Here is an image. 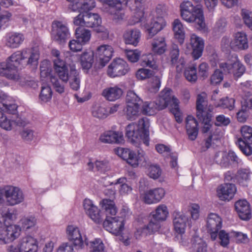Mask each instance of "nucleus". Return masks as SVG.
Listing matches in <instances>:
<instances>
[{"label": "nucleus", "mask_w": 252, "mask_h": 252, "mask_svg": "<svg viewBox=\"0 0 252 252\" xmlns=\"http://www.w3.org/2000/svg\"><path fill=\"white\" fill-rule=\"evenodd\" d=\"M22 252H37L38 246L35 239L26 236L19 241Z\"/></svg>", "instance_id": "7c9ffc66"}, {"label": "nucleus", "mask_w": 252, "mask_h": 252, "mask_svg": "<svg viewBox=\"0 0 252 252\" xmlns=\"http://www.w3.org/2000/svg\"><path fill=\"white\" fill-rule=\"evenodd\" d=\"M240 131L241 137L239 139H241L244 142H247L248 144H252V127L244 125L241 127Z\"/></svg>", "instance_id": "09e8293b"}, {"label": "nucleus", "mask_w": 252, "mask_h": 252, "mask_svg": "<svg viewBox=\"0 0 252 252\" xmlns=\"http://www.w3.org/2000/svg\"><path fill=\"white\" fill-rule=\"evenodd\" d=\"M153 75V71L150 69L141 68L137 70L135 76L139 80H144L150 78Z\"/></svg>", "instance_id": "e2e57ef3"}, {"label": "nucleus", "mask_w": 252, "mask_h": 252, "mask_svg": "<svg viewBox=\"0 0 252 252\" xmlns=\"http://www.w3.org/2000/svg\"><path fill=\"white\" fill-rule=\"evenodd\" d=\"M2 199L4 198L8 206H14L22 203L25 196L22 189L19 187L7 185L0 188Z\"/></svg>", "instance_id": "39448f33"}, {"label": "nucleus", "mask_w": 252, "mask_h": 252, "mask_svg": "<svg viewBox=\"0 0 252 252\" xmlns=\"http://www.w3.org/2000/svg\"><path fill=\"white\" fill-rule=\"evenodd\" d=\"M92 114L94 117L99 120L105 119L109 116L106 108L99 104H95L93 107Z\"/></svg>", "instance_id": "a18cd8bd"}, {"label": "nucleus", "mask_w": 252, "mask_h": 252, "mask_svg": "<svg viewBox=\"0 0 252 252\" xmlns=\"http://www.w3.org/2000/svg\"><path fill=\"white\" fill-rule=\"evenodd\" d=\"M221 219L217 214L211 213L209 215L206 227L212 240H215L217 238V233L221 227Z\"/></svg>", "instance_id": "a211bd4d"}, {"label": "nucleus", "mask_w": 252, "mask_h": 252, "mask_svg": "<svg viewBox=\"0 0 252 252\" xmlns=\"http://www.w3.org/2000/svg\"><path fill=\"white\" fill-rule=\"evenodd\" d=\"M235 210L239 218L247 220L251 218V211L250 205L246 200H240L235 202Z\"/></svg>", "instance_id": "a878e982"}, {"label": "nucleus", "mask_w": 252, "mask_h": 252, "mask_svg": "<svg viewBox=\"0 0 252 252\" xmlns=\"http://www.w3.org/2000/svg\"><path fill=\"white\" fill-rule=\"evenodd\" d=\"M172 27L175 37L178 39L181 43H182L185 37V31L181 21L178 19L174 20L172 23Z\"/></svg>", "instance_id": "79ce46f5"}, {"label": "nucleus", "mask_w": 252, "mask_h": 252, "mask_svg": "<svg viewBox=\"0 0 252 252\" xmlns=\"http://www.w3.org/2000/svg\"><path fill=\"white\" fill-rule=\"evenodd\" d=\"M25 39L23 34L18 32H10L7 34L5 37V45L10 48H17L23 43Z\"/></svg>", "instance_id": "473e14b6"}, {"label": "nucleus", "mask_w": 252, "mask_h": 252, "mask_svg": "<svg viewBox=\"0 0 252 252\" xmlns=\"http://www.w3.org/2000/svg\"><path fill=\"white\" fill-rule=\"evenodd\" d=\"M21 227L16 224L4 225L0 227V244L13 242L20 235Z\"/></svg>", "instance_id": "6e6552de"}, {"label": "nucleus", "mask_w": 252, "mask_h": 252, "mask_svg": "<svg viewBox=\"0 0 252 252\" xmlns=\"http://www.w3.org/2000/svg\"><path fill=\"white\" fill-rule=\"evenodd\" d=\"M17 108V105L7 101L6 96L0 91V109L6 113L14 114Z\"/></svg>", "instance_id": "4c0bfd02"}, {"label": "nucleus", "mask_w": 252, "mask_h": 252, "mask_svg": "<svg viewBox=\"0 0 252 252\" xmlns=\"http://www.w3.org/2000/svg\"><path fill=\"white\" fill-rule=\"evenodd\" d=\"M68 240L72 242L74 246L81 247L83 244L82 237L79 228L74 225H69L66 229Z\"/></svg>", "instance_id": "2f4dec72"}, {"label": "nucleus", "mask_w": 252, "mask_h": 252, "mask_svg": "<svg viewBox=\"0 0 252 252\" xmlns=\"http://www.w3.org/2000/svg\"><path fill=\"white\" fill-rule=\"evenodd\" d=\"M235 101L234 99L226 97L220 99L219 101L216 102L215 105L217 107H221L231 110L234 108Z\"/></svg>", "instance_id": "6e6d98bb"}, {"label": "nucleus", "mask_w": 252, "mask_h": 252, "mask_svg": "<svg viewBox=\"0 0 252 252\" xmlns=\"http://www.w3.org/2000/svg\"><path fill=\"white\" fill-rule=\"evenodd\" d=\"M31 49H26L21 51H17L11 55L13 62L20 64L22 61L29 59Z\"/></svg>", "instance_id": "49530a36"}, {"label": "nucleus", "mask_w": 252, "mask_h": 252, "mask_svg": "<svg viewBox=\"0 0 252 252\" xmlns=\"http://www.w3.org/2000/svg\"><path fill=\"white\" fill-rule=\"evenodd\" d=\"M99 205L104 210L106 218L107 216H115L117 212V209L114 202L110 199H104L99 202Z\"/></svg>", "instance_id": "e433bc0d"}, {"label": "nucleus", "mask_w": 252, "mask_h": 252, "mask_svg": "<svg viewBox=\"0 0 252 252\" xmlns=\"http://www.w3.org/2000/svg\"><path fill=\"white\" fill-rule=\"evenodd\" d=\"M37 220L33 216L25 217L20 220L21 228L24 230H29L34 227L36 224Z\"/></svg>", "instance_id": "8fccbe9b"}, {"label": "nucleus", "mask_w": 252, "mask_h": 252, "mask_svg": "<svg viewBox=\"0 0 252 252\" xmlns=\"http://www.w3.org/2000/svg\"><path fill=\"white\" fill-rule=\"evenodd\" d=\"M248 47V39L245 33H236L234 39L232 40L231 49L235 51L243 50L247 49Z\"/></svg>", "instance_id": "cd10ccee"}, {"label": "nucleus", "mask_w": 252, "mask_h": 252, "mask_svg": "<svg viewBox=\"0 0 252 252\" xmlns=\"http://www.w3.org/2000/svg\"><path fill=\"white\" fill-rule=\"evenodd\" d=\"M196 107V116L198 118L207 117V119H209L212 117L213 107L208 105L206 93H201L197 95Z\"/></svg>", "instance_id": "9b49d317"}, {"label": "nucleus", "mask_w": 252, "mask_h": 252, "mask_svg": "<svg viewBox=\"0 0 252 252\" xmlns=\"http://www.w3.org/2000/svg\"><path fill=\"white\" fill-rule=\"evenodd\" d=\"M166 13V6L162 5H158L156 9L151 12L149 17V21L143 26L150 36L156 34L165 26L166 23L163 17Z\"/></svg>", "instance_id": "7ed1b4c3"}, {"label": "nucleus", "mask_w": 252, "mask_h": 252, "mask_svg": "<svg viewBox=\"0 0 252 252\" xmlns=\"http://www.w3.org/2000/svg\"><path fill=\"white\" fill-rule=\"evenodd\" d=\"M140 106L127 104L126 115L127 119L132 121L138 117L140 114Z\"/></svg>", "instance_id": "3c124183"}, {"label": "nucleus", "mask_w": 252, "mask_h": 252, "mask_svg": "<svg viewBox=\"0 0 252 252\" xmlns=\"http://www.w3.org/2000/svg\"><path fill=\"white\" fill-rule=\"evenodd\" d=\"M70 79V86L72 89L77 91L80 88V78L76 70H71L70 74H69Z\"/></svg>", "instance_id": "bf43d9fd"}, {"label": "nucleus", "mask_w": 252, "mask_h": 252, "mask_svg": "<svg viewBox=\"0 0 252 252\" xmlns=\"http://www.w3.org/2000/svg\"><path fill=\"white\" fill-rule=\"evenodd\" d=\"M53 68L58 77L66 83L69 80V70L65 62L61 59H53Z\"/></svg>", "instance_id": "412c9836"}, {"label": "nucleus", "mask_w": 252, "mask_h": 252, "mask_svg": "<svg viewBox=\"0 0 252 252\" xmlns=\"http://www.w3.org/2000/svg\"><path fill=\"white\" fill-rule=\"evenodd\" d=\"M230 237L234 238L237 243H248L249 241V239L246 234L242 232L232 231L230 233Z\"/></svg>", "instance_id": "69168bd1"}, {"label": "nucleus", "mask_w": 252, "mask_h": 252, "mask_svg": "<svg viewBox=\"0 0 252 252\" xmlns=\"http://www.w3.org/2000/svg\"><path fill=\"white\" fill-rule=\"evenodd\" d=\"M188 217L184 213L175 212L173 213V223L175 231L179 234L177 238L182 240V234L184 233L187 226Z\"/></svg>", "instance_id": "6ab92c4d"}, {"label": "nucleus", "mask_w": 252, "mask_h": 252, "mask_svg": "<svg viewBox=\"0 0 252 252\" xmlns=\"http://www.w3.org/2000/svg\"><path fill=\"white\" fill-rule=\"evenodd\" d=\"M184 75L186 79L189 82L192 83L195 82L197 79L195 66L192 64L187 67L184 71Z\"/></svg>", "instance_id": "603ef678"}, {"label": "nucleus", "mask_w": 252, "mask_h": 252, "mask_svg": "<svg viewBox=\"0 0 252 252\" xmlns=\"http://www.w3.org/2000/svg\"><path fill=\"white\" fill-rule=\"evenodd\" d=\"M166 49L167 45L164 37H156L153 39L152 43V50L155 54L161 55Z\"/></svg>", "instance_id": "f704fd0d"}, {"label": "nucleus", "mask_w": 252, "mask_h": 252, "mask_svg": "<svg viewBox=\"0 0 252 252\" xmlns=\"http://www.w3.org/2000/svg\"><path fill=\"white\" fill-rule=\"evenodd\" d=\"M94 52L91 50H88L81 55L80 61L82 67L85 69H90L94 63Z\"/></svg>", "instance_id": "ea45409f"}, {"label": "nucleus", "mask_w": 252, "mask_h": 252, "mask_svg": "<svg viewBox=\"0 0 252 252\" xmlns=\"http://www.w3.org/2000/svg\"><path fill=\"white\" fill-rule=\"evenodd\" d=\"M126 180L125 178H122L117 180L114 185L117 186L119 189V191L121 195H125L131 193L132 189L131 186L126 183Z\"/></svg>", "instance_id": "de8ad7c7"}, {"label": "nucleus", "mask_w": 252, "mask_h": 252, "mask_svg": "<svg viewBox=\"0 0 252 252\" xmlns=\"http://www.w3.org/2000/svg\"><path fill=\"white\" fill-rule=\"evenodd\" d=\"M215 160L219 164L223 167H228L232 164L239 165L243 164L242 160L232 151L218 153L215 157Z\"/></svg>", "instance_id": "f8f14e48"}, {"label": "nucleus", "mask_w": 252, "mask_h": 252, "mask_svg": "<svg viewBox=\"0 0 252 252\" xmlns=\"http://www.w3.org/2000/svg\"><path fill=\"white\" fill-rule=\"evenodd\" d=\"M186 129L189 138L194 140L198 133V123L196 119L192 116H188L185 120Z\"/></svg>", "instance_id": "bb28decb"}, {"label": "nucleus", "mask_w": 252, "mask_h": 252, "mask_svg": "<svg viewBox=\"0 0 252 252\" xmlns=\"http://www.w3.org/2000/svg\"><path fill=\"white\" fill-rule=\"evenodd\" d=\"M130 68L126 62L121 58L114 60L108 65V75L112 78L120 77L127 74Z\"/></svg>", "instance_id": "1a4fd4ad"}, {"label": "nucleus", "mask_w": 252, "mask_h": 252, "mask_svg": "<svg viewBox=\"0 0 252 252\" xmlns=\"http://www.w3.org/2000/svg\"><path fill=\"white\" fill-rule=\"evenodd\" d=\"M220 67L224 72L232 74L235 78L240 77L245 71L244 65L236 55H232L226 62L220 63Z\"/></svg>", "instance_id": "0eeeda50"}, {"label": "nucleus", "mask_w": 252, "mask_h": 252, "mask_svg": "<svg viewBox=\"0 0 252 252\" xmlns=\"http://www.w3.org/2000/svg\"><path fill=\"white\" fill-rule=\"evenodd\" d=\"M158 106V103L145 102L142 106V111L145 114L152 115L155 113L156 109L159 110Z\"/></svg>", "instance_id": "680f3d73"}, {"label": "nucleus", "mask_w": 252, "mask_h": 252, "mask_svg": "<svg viewBox=\"0 0 252 252\" xmlns=\"http://www.w3.org/2000/svg\"><path fill=\"white\" fill-rule=\"evenodd\" d=\"M123 135L121 133L113 131H106L102 133L99 137V141L103 143L112 144L119 143L122 140Z\"/></svg>", "instance_id": "72a5a7b5"}, {"label": "nucleus", "mask_w": 252, "mask_h": 252, "mask_svg": "<svg viewBox=\"0 0 252 252\" xmlns=\"http://www.w3.org/2000/svg\"><path fill=\"white\" fill-rule=\"evenodd\" d=\"M149 217L150 220L149 223L147 225L144 226L146 230L148 231L149 233L158 231L160 227V222L161 221L156 219L154 217H151V215H150Z\"/></svg>", "instance_id": "052dcab7"}, {"label": "nucleus", "mask_w": 252, "mask_h": 252, "mask_svg": "<svg viewBox=\"0 0 252 252\" xmlns=\"http://www.w3.org/2000/svg\"><path fill=\"white\" fill-rule=\"evenodd\" d=\"M158 103V109H163L169 104L172 107L177 108L179 101L173 94L172 91L170 89L165 88L160 92Z\"/></svg>", "instance_id": "2eb2a0df"}, {"label": "nucleus", "mask_w": 252, "mask_h": 252, "mask_svg": "<svg viewBox=\"0 0 252 252\" xmlns=\"http://www.w3.org/2000/svg\"><path fill=\"white\" fill-rule=\"evenodd\" d=\"M0 109V127L7 131L11 130L15 126H24L25 122L20 118L15 119L7 117Z\"/></svg>", "instance_id": "4be33fe9"}, {"label": "nucleus", "mask_w": 252, "mask_h": 252, "mask_svg": "<svg viewBox=\"0 0 252 252\" xmlns=\"http://www.w3.org/2000/svg\"><path fill=\"white\" fill-rule=\"evenodd\" d=\"M165 189L160 187L153 188L140 194L141 200L145 204H153L159 202L165 196Z\"/></svg>", "instance_id": "9d476101"}, {"label": "nucleus", "mask_w": 252, "mask_h": 252, "mask_svg": "<svg viewBox=\"0 0 252 252\" xmlns=\"http://www.w3.org/2000/svg\"><path fill=\"white\" fill-rule=\"evenodd\" d=\"M124 219L120 217L107 216L103 222V227L116 235H120L124 229Z\"/></svg>", "instance_id": "ddd939ff"}, {"label": "nucleus", "mask_w": 252, "mask_h": 252, "mask_svg": "<svg viewBox=\"0 0 252 252\" xmlns=\"http://www.w3.org/2000/svg\"><path fill=\"white\" fill-rule=\"evenodd\" d=\"M141 65L147 66L154 69H158V65L156 63L154 55L150 54L143 56L141 60Z\"/></svg>", "instance_id": "4d7b16f0"}, {"label": "nucleus", "mask_w": 252, "mask_h": 252, "mask_svg": "<svg viewBox=\"0 0 252 252\" xmlns=\"http://www.w3.org/2000/svg\"><path fill=\"white\" fill-rule=\"evenodd\" d=\"M92 252H105V247L102 240L96 239L91 243Z\"/></svg>", "instance_id": "774afa93"}, {"label": "nucleus", "mask_w": 252, "mask_h": 252, "mask_svg": "<svg viewBox=\"0 0 252 252\" xmlns=\"http://www.w3.org/2000/svg\"><path fill=\"white\" fill-rule=\"evenodd\" d=\"M126 102L127 104L141 105L142 103L141 99L132 91H129L126 96Z\"/></svg>", "instance_id": "13d9d810"}, {"label": "nucleus", "mask_w": 252, "mask_h": 252, "mask_svg": "<svg viewBox=\"0 0 252 252\" xmlns=\"http://www.w3.org/2000/svg\"><path fill=\"white\" fill-rule=\"evenodd\" d=\"M92 36L91 31L84 27H79L75 30L76 38L84 45L89 43Z\"/></svg>", "instance_id": "58836bf2"}, {"label": "nucleus", "mask_w": 252, "mask_h": 252, "mask_svg": "<svg viewBox=\"0 0 252 252\" xmlns=\"http://www.w3.org/2000/svg\"><path fill=\"white\" fill-rule=\"evenodd\" d=\"M190 44L192 47V55L195 60L199 59L202 54L204 43L203 40L195 34L190 36Z\"/></svg>", "instance_id": "b1692460"}, {"label": "nucleus", "mask_w": 252, "mask_h": 252, "mask_svg": "<svg viewBox=\"0 0 252 252\" xmlns=\"http://www.w3.org/2000/svg\"><path fill=\"white\" fill-rule=\"evenodd\" d=\"M14 210L6 207L0 208V226L2 223L8 220H14L16 219V215Z\"/></svg>", "instance_id": "37998d69"}, {"label": "nucleus", "mask_w": 252, "mask_h": 252, "mask_svg": "<svg viewBox=\"0 0 252 252\" xmlns=\"http://www.w3.org/2000/svg\"><path fill=\"white\" fill-rule=\"evenodd\" d=\"M105 4L104 11L111 16L113 22L116 23L121 22L124 19V14L122 12V4L126 0H98Z\"/></svg>", "instance_id": "423d86ee"}, {"label": "nucleus", "mask_w": 252, "mask_h": 252, "mask_svg": "<svg viewBox=\"0 0 252 252\" xmlns=\"http://www.w3.org/2000/svg\"><path fill=\"white\" fill-rule=\"evenodd\" d=\"M181 16L182 19L189 23H194L199 30L206 28L203 10L199 5H193L190 1H184L180 5Z\"/></svg>", "instance_id": "f03ea898"}, {"label": "nucleus", "mask_w": 252, "mask_h": 252, "mask_svg": "<svg viewBox=\"0 0 252 252\" xmlns=\"http://www.w3.org/2000/svg\"><path fill=\"white\" fill-rule=\"evenodd\" d=\"M149 119L144 117L140 119L136 124L132 123L126 127V136L129 141L135 147H139L142 143L149 145Z\"/></svg>", "instance_id": "f257e3e1"}, {"label": "nucleus", "mask_w": 252, "mask_h": 252, "mask_svg": "<svg viewBox=\"0 0 252 252\" xmlns=\"http://www.w3.org/2000/svg\"><path fill=\"white\" fill-rule=\"evenodd\" d=\"M124 92L118 86L107 87L102 92V95L109 101H114L120 99L123 95Z\"/></svg>", "instance_id": "c756f323"}, {"label": "nucleus", "mask_w": 252, "mask_h": 252, "mask_svg": "<svg viewBox=\"0 0 252 252\" xmlns=\"http://www.w3.org/2000/svg\"><path fill=\"white\" fill-rule=\"evenodd\" d=\"M83 208L86 214L95 223H99L103 220L100 210L91 199L86 198L83 201Z\"/></svg>", "instance_id": "dca6fc26"}, {"label": "nucleus", "mask_w": 252, "mask_h": 252, "mask_svg": "<svg viewBox=\"0 0 252 252\" xmlns=\"http://www.w3.org/2000/svg\"><path fill=\"white\" fill-rule=\"evenodd\" d=\"M146 0H134L133 4L131 7V9L133 11L134 14L133 21L130 23L131 25H134L141 21L145 14Z\"/></svg>", "instance_id": "5701e85b"}, {"label": "nucleus", "mask_w": 252, "mask_h": 252, "mask_svg": "<svg viewBox=\"0 0 252 252\" xmlns=\"http://www.w3.org/2000/svg\"><path fill=\"white\" fill-rule=\"evenodd\" d=\"M160 84V78L157 76L154 77L152 81L148 83L147 86L148 91L151 93H156L159 89Z\"/></svg>", "instance_id": "0e129e2a"}, {"label": "nucleus", "mask_w": 252, "mask_h": 252, "mask_svg": "<svg viewBox=\"0 0 252 252\" xmlns=\"http://www.w3.org/2000/svg\"><path fill=\"white\" fill-rule=\"evenodd\" d=\"M53 92L51 87L48 85H43L41 87L39 99L42 102H47L52 98Z\"/></svg>", "instance_id": "864d4df0"}, {"label": "nucleus", "mask_w": 252, "mask_h": 252, "mask_svg": "<svg viewBox=\"0 0 252 252\" xmlns=\"http://www.w3.org/2000/svg\"><path fill=\"white\" fill-rule=\"evenodd\" d=\"M237 191L235 185L231 183H225L219 186L217 189V196L220 200L229 201L234 196Z\"/></svg>", "instance_id": "aec40b11"}, {"label": "nucleus", "mask_w": 252, "mask_h": 252, "mask_svg": "<svg viewBox=\"0 0 252 252\" xmlns=\"http://www.w3.org/2000/svg\"><path fill=\"white\" fill-rule=\"evenodd\" d=\"M141 37V32L137 29H129L123 34V38L126 44L137 46Z\"/></svg>", "instance_id": "c85d7f7f"}, {"label": "nucleus", "mask_w": 252, "mask_h": 252, "mask_svg": "<svg viewBox=\"0 0 252 252\" xmlns=\"http://www.w3.org/2000/svg\"><path fill=\"white\" fill-rule=\"evenodd\" d=\"M115 153L119 157L126 160L127 162L134 167L138 166L137 155L129 149L119 148L115 150Z\"/></svg>", "instance_id": "393cba45"}, {"label": "nucleus", "mask_w": 252, "mask_h": 252, "mask_svg": "<svg viewBox=\"0 0 252 252\" xmlns=\"http://www.w3.org/2000/svg\"><path fill=\"white\" fill-rule=\"evenodd\" d=\"M170 56L172 64H175L178 63H180L181 65L185 64L184 59L182 58L179 59V49L177 45H174L172 46L170 53Z\"/></svg>", "instance_id": "5fc2aeb1"}, {"label": "nucleus", "mask_w": 252, "mask_h": 252, "mask_svg": "<svg viewBox=\"0 0 252 252\" xmlns=\"http://www.w3.org/2000/svg\"><path fill=\"white\" fill-rule=\"evenodd\" d=\"M52 28L53 40L59 44L64 43L70 36L67 27L61 22L55 21L53 23Z\"/></svg>", "instance_id": "4468645a"}, {"label": "nucleus", "mask_w": 252, "mask_h": 252, "mask_svg": "<svg viewBox=\"0 0 252 252\" xmlns=\"http://www.w3.org/2000/svg\"><path fill=\"white\" fill-rule=\"evenodd\" d=\"M114 53V49L109 44H102L95 51V56L101 67L104 66L110 60Z\"/></svg>", "instance_id": "f3484780"}, {"label": "nucleus", "mask_w": 252, "mask_h": 252, "mask_svg": "<svg viewBox=\"0 0 252 252\" xmlns=\"http://www.w3.org/2000/svg\"><path fill=\"white\" fill-rule=\"evenodd\" d=\"M86 26L89 28H94L100 26L101 19L96 13H85Z\"/></svg>", "instance_id": "c03bdc74"}, {"label": "nucleus", "mask_w": 252, "mask_h": 252, "mask_svg": "<svg viewBox=\"0 0 252 252\" xmlns=\"http://www.w3.org/2000/svg\"><path fill=\"white\" fill-rule=\"evenodd\" d=\"M161 174L160 167L157 165H150L148 168V175L154 180L158 179Z\"/></svg>", "instance_id": "338daca9"}, {"label": "nucleus", "mask_w": 252, "mask_h": 252, "mask_svg": "<svg viewBox=\"0 0 252 252\" xmlns=\"http://www.w3.org/2000/svg\"><path fill=\"white\" fill-rule=\"evenodd\" d=\"M150 215L151 217L163 221L165 220L168 216V209L165 204H160L156 207L155 211L151 213Z\"/></svg>", "instance_id": "c9c22d12"}, {"label": "nucleus", "mask_w": 252, "mask_h": 252, "mask_svg": "<svg viewBox=\"0 0 252 252\" xmlns=\"http://www.w3.org/2000/svg\"><path fill=\"white\" fill-rule=\"evenodd\" d=\"M251 171L248 168L239 169L235 175L237 183L242 186H247L250 180Z\"/></svg>", "instance_id": "a19ab883"}, {"label": "nucleus", "mask_w": 252, "mask_h": 252, "mask_svg": "<svg viewBox=\"0 0 252 252\" xmlns=\"http://www.w3.org/2000/svg\"><path fill=\"white\" fill-rule=\"evenodd\" d=\"M19 65V64L13 62L10 56L5 62L0 63V76L17 82L21 86L26 85L25 79L20 75L18 69Z\"/></svg>", "instance_id": "20e7f679"}]
</instances>
